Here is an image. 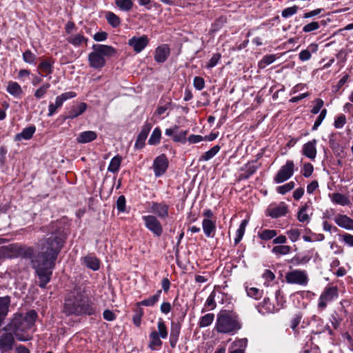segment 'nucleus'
I'll return each mask as SVG.
<instances>
[{
	"instance_id": "nucleus-53",
	"label": "nucleus",
	"mask_w": 353,
	"mask_h": 353,
	"mask_svg": "<svg viewBox=\"0 0 353 353\" xmlns=\"http://www.w3.org/2000/svg\"><path fill=\"white\" fill-rule=\"evenodd\" d=\"M117 208V210L121 212H123L125 210V198L123 195H121L118 197Z\"/></svg>"
},
{
	"instance_id": "nucleus-62",
	"label": "nucleus",
	"mask_w": 353,
	"mask_h": 353,
	"mask_svg": "<svg viewBox=\"0 0 353 353\" xmlns=\"http://www.w3.org/2000/svg\"><path fill=\"white\" fill-rule=\"evenodd\" d=\"M313 172V166L311 163H308L304 165L303 170V175L305 177L311 176Z\"/></svg>"
},
{
	"instance_id": "nucleus-3",
	"label": "nucleus",
	"mask_w": 353,
	"mask_h": 353,
	"mask_svg": "<svg viewBox=\"0 0 353 353\" xmlns=\"http://www.w3.org/2000/svg\"><path fill=\"white\" fill-rule=\"evenodd\" d=\"M37 314L34 310H30L25 316L16 314L10 323V330L13 332L17 340L26 341L32 339L28 333L34 324Z\"/></svg>"
},
{
	"instance_id": "nucleus-63",
	"label": "nucleus",
	"mask_w": 353,
	"mask_h": 353,
	"mask_svg": "<svg viewBox=\"0 0 353 353\" xmlns=\"http://www.w3.org/2000/svg\"><path fill=\"white\" fill-rule=\"evenodd\" d=\"M299 57L301 61H306L311 58V53L307 49L303 50L299 53Z\"/></svg>"
},
{
	"instance_id": "nucleus-34",
	"label": "nucleus",
	"mask_w": 353,
	"mask_h": 353,
	"mask_svg": "<svg viewBox=\"0 0 353 353\" xmlns=\"http://www.w3.org/2000/svg\"><path fill=\"white\" fill-rule=\"evenodd\" d=\"M272 252L276 256L286 255L291 252V247L289 245H276L272 248Z\"/></svg>"
},
{
	"instance_id": "nucleus-59",
	"label": "nucleus",
	"mask_w": 353,
	"mask_h": 353,
	"mask_svg": "<svg viewBox=\"0 0 353 353\" xmlns=\"http://www.w3.org/2000/svg\"><path fill=\"white\" fill-rule=\"evenodd\" d=\"M309 216L306 213V206L302 208L298 213V219L300 222H305L309 220Z\"/></svg>"
},
{
	"instance_id": "nucleus-29",
	"label": "nucleus",
	"mask_w": 353,
	"mask_h": 353,
	"mask_svg": "<svg viewBox=\"0 0 353 353\" xmlns=\"http://www.w3.org/2000/svg\"><path fill=\"white\" fill-rule=\"evenodd\" d=\"M161 294V290H159L156 292L155 294L141 301V302L137 303V305L153 306L159 300Z\"/></svg>"
},
{
	"instance_id": "nucleus-30",
	"label": "nucleus",
	"mask_w": 353,
	"mask_h": 353,
	"mask_svg": "<svg viewBox=\"0 0 353 353\" xmlns=\"http://www.w3.org/2000/svg\"><path fill=\"white\" fill-rule=\"evenodd\" d=\"M122 161V157L119 155L114 157L108 167V170L110 172H117L120 168Z\"/></svg>"
},
{
	"instance_id": "nucleus-47",
	"label": "nucleus",
	"mask_w": 353,
	"mask_h": 353,
	"mask_svg": "<svg viewBox=\"0 0 353 353\" xmlns=\"http://www.w3.org/2000/svg\"><path fill=\"white\" fill-rule=\"evenodd\" d=\"M294 182L290 181L285 185L277 187L276 192L281 194H285V193L292 190L294 188Z\"/></svg>"
},
{
	"instance_id": "nucleus-41",
	"label": "nucleus",
	"mask_w": 353,
	"mask_h": 353,
	"mask_svg": "<svg viewBox=\"0 0 353 353\" xmlns=\"http://www.w3.org/2000/svg\"><path fill=\"white\" fill-rule=\"evenodd\" d=\"M246 292L250 297L254 298V299H259L263 296V291L256 288H248L246 287Z\"/></svg>"
},
{
	"instance_id": "nucleus-23",
	"label": "nucleus",
	"mask_w": 353,
	"mask_h": 353,
	"mask_svg": "<svg viewBox=\"0 0 353 353\" xmlns=\"http://www.w3.org/2000/svg\"><path fill=\"white\" fill-rule=\"evenodd\" d=\"M35 130L36 128L34 125L26 128L22 130L21 133H18L15 135L14 140L18 141L23 139L29 140L32 137Z\"/></svg>"
},
{
	"instance_id": "nucleus-54",
	"label": "nucleus",
	"mask_w": 353,
	"mask_h": 353,
	"mask_svg": "<svg viewBox=\"0 0 353 353\" xmlns=\"http://www.w3.org/2000/svg\"><path fill=\"white\" fill-rule=\"evenodd\" d=\"M327 110L325 109H323L321 110L320 114L317 117L316 120L314 122V124L312 127L313 130H316L318 127L321 124L322 121L325 119L326 116Z\"/></svg>"
},
{
	"instance_id": "nucleus-12",
	"label": "nucleus",
	"mask_w": 353,
	"mask_h": 353,
	"mask_svg": "<svg viewBox=\"0 0 353 353\" xmlns=\"http://www.w3.org/2000/svg\"><path fill=\"white\" fill-rule=\"evenodd\" d=\"M148 43L149 39L146 35L133 37L128 41L129 46L132 47L136 53H139L143 51Z\"/></svg>"
},
{
	"instance_id": "nucleus-16",
	"label": "nucleus",
	"mask_w": 353,
	"mask_h": 353,
	"mask_svg": "<svg viewBox=\"0 0 353 353\" xmlns=\"http://www.w3.org/2000/svg\"><path fill=\"white\" fill-rule=\"evenodd\" d=\"M10 305V298L8 296L0 297V326L8 315Z\"/></svg>"
},
{
	"instance_id": "nucleus-64",
	"label": "nucleus",
	"mask_w": 353,
	"mask_h": 353,
	"mask_svg": "<svg viewBox=\"0 0 353 353\" xmlns=\"http://www.w3.org/2000/svg\"><path fill=\"white\" fill-rule=\"evenodd\" d=\"M188 140L190 143H196L204 141V138L201 135L192 134L188 137Z\"/></svg>"
},
{
	"instance_id": "nucleus-18",
	"label": "nucleus",
	"mask_w": 353,
	"mask_h": 353,
	"mask_svg": "<svg viewBox=\"0 0 353 353\" xmlns=\"http://www.w3.org/2000/svg\"><path fill=\"white\" fill-rule=\"evenodd\" d=\"M151 212L159 217L165 219L168 216V206L161 203H153L151 205Z\"/></svg>"
},
{
	"instance_id": "nucleus-40",
	"label": "nucleus",
	"mask_w": 353,
	"mask_h": 353,
	"mask_svg": "<svg viewBox=\"0 0 353 353\" xmlns=\"http://www.w3.org/2000/svg\"><path fill=\"white\" fill-rule=\"evenodd\" d=\"M214 315L212 313H208L201 317L199 325L200 327H205L209 326L214 321Z\"/></svg>"
},
{
	"instance_id": "nucleus-56",
	"label": "nucleus",
	"mask_w": 353,
	"mask_h": 353,
	"mask_svg": "<svg viewBox=\"0 0 353 353\" xmlns=\"http://www.w3.org/2000/svg\"><path fill=\"white\" fill-rule=\"evenodd\" d=\"M346 123V117L343 114L339 115L334 121V125L336 128H342Z\"/></svg>"
},
{
	"instance_id": "nucleus-25",
	"label": "nucleus",
	"mask_w": 353,
	"mask_h": 353,
	"mask_svg": "<svg viewBox=\"0 0 353 353\" xmlns=\"http://www.w3.org/2000/svg\"><path fill=\"white\" fill-rule=\"evenodd\" d=\"M180 330L181 327L177 323H172L171 326V331H170V344L172 347H175L179 334H180Z\"/></svg>"
},
{
	"instance_id": "nucleus-50",
	"label": "nucleus",
	"mask_w": 353,
	"mask_h": 353,
	"mask_svg": "<svg viewBox=\"0 0 353 353\" xmlns=\"http://www.w3.org/2000/svg\"><path fill=\"white\" fill-rule=\"evenodd\" d=\"M298 9L299 8L296 6L286 8L282 11L281 15L284 18H288L295 14L297 12Z\"/></svg>"
},
{
	"instance_id": "nucleus-9",
	"label": "nucleus",
	"mask_w": 353,
	"mask_h": 353,
	"mask_svg": "<svg viewBox=\"0 0 353 353\" xmlns=\"http://www.w3.org/2000/svg\"><path fill=\"white\" fill-rule=\"evenodd\" d=\"M77 96L74 92H67L57 96L55 99L54 103H50L48 106V117H52L57 111V110L61 108L64 101L68 99H72Z\"/></svg>"
},
{
	"instance_id": "nucleus-4",
	"label": "nucleus",
	"mask_w": 353,
	"mask_h": 353,
	"mask_svg": "<svg viewBox=\"0 0 353 353\" xmlns=\"http://www.w3.org/2000/svg\"><path fill=\"white\" fill-rule=\"evenodd\" d=\"M92 51L88 54L90 67L100 70L106 63L105 57H110L116 54V50L110 46L103 44H94Z\"/></svg>"
},
{
	"instance_id": "nucleus-20",
	"label": "nucleus",
	"mask_w": 353,
	"mask_h": 353,
	"mask_svg": "<svg viewBox=\"0 0 353 353\" xmlns=\"http://www.w3.org/2000/svg\"><path fill=\"white\" fill-rule=\"evenodd\" d=\"M87 109V104L84 102H81L72 107L66 119H73L81 115Z\"/></svg>"
},
{
	"instance_id": "nucleus-55",
	"label": "nucleus",
	"mask_w": 353,
	"mask_h": 353,
	"mask_svg": "<svg viewBox=\"0 0 353 353\" xmlns=\"http://www.w3.org/2000/svg\"><path fill=\"white\" fill-rule=\"evenodd\" d=\"M193 84L196 90H201L204 88L205 81L202 77H195L194 78Z\"/></svg>"
},
{
	"instance_id": "nucleus-49",
	"label": "nucleus",
	"mask_w": 353,
	"mask_h": 353,
	"mask_svg": "<svg viewBox=\"0 0 353 353\" xmlns=\"http://www.w3.org/2000/svg\"><path fill=\"white\" fill-rule=\"evenodd\" d=\"M152 127V125L150 123L145 122L144 125H143L141 130L140 133L139 134L138 137L142 139H144L146 140L148 134L150 131L151 130V128Z\"/></svg>"
},
{
	"instance_id": "nucleus-42",
	"label": "nucleus",
	"mask_w": 353,
	"mask_h": 353,
	"mask_svg": "<svg viewBox=\"0 0 353 353\" xmlns=\"http://www.w3.org/2000/svg\"><path fill=\"white\" fill-rule=\"evenodd\" d=\"M19 256L23 258H32L34 254L33 249L29 247H19L17 249Z\"/></svg>"
},
{
	"instance_id": "nucleus-13",
	"label": "nucleus",
	"mask_w": 353,
	"mask_h": 353,
	"mask_svg": "<svg viewBox=\"0 0 353 353\" xmlns=\"http://www.w3.org/2000/svg\"><path fill=\"white\" fill-rule=\"evenodd\" d=\"M288 212V207L284 203H281L279 205L270 206L266 210V214L273 219L285 216Z\"/></svg>"
},
{
	"instance_id": "nucleus-27",
	"label": "nucleus",
	"mask_w": 353,
	"mask_h": 353,
	"mask_svg": "<svg viewBox=\"0 0 353 353\" xmlns=\"http://www.w3.org/2000/svg\"><path fill=\"white\" fill-rule=\"evenodd\" d=\"M14 343V337L11 333L3 334L0 337V346L5 349H11Z\"/></svg>"
},
{
	"instance_id": "nucleus-57",
	"label": "nucleus",
	"mask_w": 353,
	"mask_h": 353,
	"mask_svg": "<svg viewBox=\"0 0 353 353\" xmlns=\"http://www.w3.org/2000/svg\"><path fill=\"white\" fill-rule=\"evenodd\" d=\"M340 239L348 246L353 247V235L345 233L340 236Z\"/></svg>"
},
{
	"instance_id": "nucleus-36",
	"label": "nucleus",
	"mask_w": 353,
	"mask_h": 353,
	"mask_svg": "<svg viewBox=\"0 0 353 353\" xmlns=\"http://www.w3.org/2000/svg\"><path fill=\"white\" fill-rule=\"evenodd\" d=\"M275 60H276V55H274V54H268V55H265L258 63V67L260 69H263L267 65L272 63Z\"/></svg>"
},
{
	"instance_id": "nucleus-8",
	"label": "nucleus",
	"mask_w": 353,
	"mask_h": 353,
	"mask_svg": "<svg viewBox=\"0 0 353 353\" xmlns=\"http://www.w3.org/2000/svg\"><path fill=\"white\" fill-rule=\"evenodd\" d=\"M338 296V288L335 286L327 287L321 294L319 300L318 307L324 310L327 303L332 301Z\"/></svg>"
},
{
	"instance_id": "nucleus-39",
	"label": "nucleus",
	"mask_w": 353,
	"mask_h": 353,
	"mask_svg": "<svg viewBox=\"0 0 353 353\" xmlns=\"http://www.w3.org/2000/svg\"><path fill=\"white\" fill-rule=\"evenodd\" d=\"M161 137V131L160 128H154V130H153V132L148 140V143L152 145H157L160 141Z\"/></svg>"
},
{
	"instance_id": "nucleus-51",
	"label": "nucleus",
	"mask_w": 353,
	"mask_h": 353,
	"mask_svg": "<svg viewBox=\"0 0 353 353\" xmlns=\"http://www.w3.org/2000/svg\"><path fill=\"white\" fill-rule=\"evenodd\" d=\"M287 234L289 237V239L292 241L295 242L296 241L301 235V232L299 230L296 228H293L287 232Z\"/></svg>"
},
{
	"instance_id": "nucleus-2",
	"label": "nucleus",
	"mask_w": 353,
	"mask_h": 353,
	"mask_svg": "<svg viewBox=\"0 0 353 353\" xmlns=\"http://www.w3.org/2000/svg\"><path fill=\"white\" fill-rule=\"evenodd\" d=\"M63 312L67 315H80L94 313L92 303L88 299L85 292L81 288L74 289L65 300Z\"/></svg>"
},
{
	"instance_id": "nucleus-17",
	"label": "nucleus",
	"mask_w": 353,
	"mask_h": 353,
	"mask_svg": "<svg viewBox=\"0 0 353 353\" xmlns=\"http://www.w3.org/2000/svg\"><path fill=\"white\" fill-rule=\"evenodd\" d=\"M202 228L207 237L213 238L216 232V223L210 219H204L202 222Z\"/></svg>"
},
{
	"instance_id": "nucleus-45",
	"label": "nucleus",
	"mask_w": 353,
	"mask_h": 353,
	"mask_svg": "<svg viewBox=\"0 0 353 353\" xmlns=\"http://www.w3.org/2000/svg\"><path fill=\"white\" fill-rule=\"evenodd\" d=\"M23 60L29 64H35L37 57L30 50H27L23 53Z\"/></svg>"
},
{
	"instance_id": "nucleus-37",
	"label": "nucleus",
	"mask_w": 353,
	"mask_h": 353,
	"mask_svg": "<svg viewBox=\"0 0 353 353\" xmlns=\"http://www.w3.org/2000/svg\"><path fill=\"white\" fill-rule=\"evenodd\" d=\"M248 224V221L247 220H243L241 223V225L239 228V229L236 230V237L234 239V243L235 245H237L240 241L242 239L243 235H244V233H245V227Z\"/></svg>"
},
{
	"instance_id": "nucleus-35",
	"label": "nucleus",
	"mask_w": 353,
	"mask_h": 353,
	"mask_svg": "<svg viewBox=\"0 0 353 353\" xmlns=\"http://www.w3.org/2000/svg\"><path fill=\"white\" fill-rule=\"evenodd\" d=\"M50 87V84L49 83H46L41 85L38 89H37L34 92V96L37 99H41L43 98L47 92L48 89Z\"/></svg>"
},
{
	"instance_id": "nucleus-22",
	"label": "nucleus",
	"mask_w": 353,
	"mask_h": 353,
	"mask_svg": "<svg viewBox=\"0 0 353 353\" xmlns=\"http://www.w3.org/2000/svg\"><path fill=\"white\" fill-rule=\"evenodd\" d=\"M97 134L94 131H84L81 132L77 138V141L79 143H87L95 140Z\"/></svg>"
},
{
	"instance_id": "nucleus-58",
	"label": "nucleus",
	"mask_w": 353,
	"mask_h": 353,
	"mask_svg": "<svg viewBox=\"0 0 353 353\" xmlns=\"http://www.w3.org/2000/svg\"><path fill=\"white\" fill-rule=\"evenodd\" d=\"M263 278L265 279V285L267 286L269 285L270 281H272L275 279L274 274L270 270H265L262 275Z\"/></svg>"
},
{
	"instance_id": "nucleus-61",
	"label": "nucleus",
	"mask_w": 353,
	"mask_h": 353,
	"mask_svg": "<svg viewBox=\"0 0 353 353\" xmlns=\"http://www.w3.org/2000/svg\"><path fill=\"white\" fill-rule=\"evenodd\" d=\"M314 102H315V105L312 108L311 112L312 114H316L319 112L320 110L321 109V108L323 105L324 102L321 99H316L314 101Z\"/></svg>"
},
{
	"instance_id": "nucleus-5",
	"label": "nucleus",
	"mask_w": 353,
	"mask_h": 353,
	"mask_svg": "<svg viewBox=\"0 0 353 353\" xmlns=\"http://www.w3.org/2000/svg\"><path fill=\"white\" fill-rule=\"evenodd\" d=\"M216 327L218 332L234 334L241 328V325L234 317L223 312L218 315Z\"/></svg>"
},
{
	"instance_id": "nucleus-11",
	"label": "nucleus",
	"mask_w": 353,
	"mask_h": 353,
	"mask_svg": "<svg viewBox=\"0 0 353 353\" xmlns=\"http://www.w3.org/2000/svg\"><path fill=\"white\" fill-rule=\"evenodd\" d=\"M143 219L145 222V227L154 235L160 236L162 234V225L156 216L152 215L144 216H143Z\"/></svg>"
},
{
	"instance_id": "nucleus-60",
	"label": "nucleus",
	"mask_w": 353,
	"mask_h": 353,
	"mask_svg": "<svg viewBox=\"0 0 353 353\" xmlns=\"http://www.w3.org/2000/svg\"><path fill=\"white\" fill-rule=\"evenodd\" d=\"M220 58H221V54H220L216 53V54H213V56L209 60V61H208V63L206 66L208 68H209L214 67L217 64V63L219 61Z\"/></svg>"
},
{
	"instance_id": "nucleus-28",
	"label": "nucleus",
	"mask_w": 353,
	"mask_h": 353,
	"mask_svg": "<svg viewBox=\"0 0 353 353\" xmlns=\"http://www.w3.org/2000/svg\"><path fill=\"white\" fill-rule=\"evenodd\" d=\"M83 263L91 270L96 271L99 269V260L94 256H87L83 258Z\"/></svg>"
},
{
	"instance_id": "nucleus-7",
	"label": "nucleus",
	"mask_w": 353,
	"mask_h": 353,
	"mask_svg": "<svg viewBox=\"0 0 353 353\" xmlns=\"http://www.w3.org/2000/svg\"><path fill=\"white\" fill-rule=\"evenodd\" d=\"M294 164L292 161H287L274 178L276 183H281L289 179L294 173Z\"/></svg>"
},
{
	"instance_id": "nucleus-33",
	"label": "nucleus",
	"mask_w": 353,
	"mask_h": 353,
	"mask_svg": "<svg viewBox=\"0 0 353 353\" xmlns=\"http://www.w3.org/2000/svg\"><path fill=\"white\" fill-rule=\"evenodd\" d=\"M331 199L334 203L343 206L347 205L350 203L349 199L346 196L340 193H334L332 195Z\"/></svg>"
},
{
	"instance_id": "nucleus-32",
	"label": "nucleus",
	"mask_w": 353,
	"mask_h": 353,
	"mask_svg": "<svg viewBox=\"0 0 353 353\" xmlns=\"http://www.w3.org/2000/svg\"><path fill=\"white\" fill-rule=\"evenodd\" d=\"M220 150V146L218 145H216L213 146L210 150L205 152L204 154H203L200 158V161H207L213 158Z\"/></svg>"
},
{
	"instance_id": "nucleus-44",
	"label": "nucleus",
	"mask_w": 353,
	"mask_h": 353,
	"mask_svg": "<svg viewBox=\"0 0 353 353\" xmlns=\"http://www.w3.org/2000/svg\"><path fill=\"white\" fill-rule=\"evenodd\" d=\"M106 19L108 21V23L114 28L119 26L121 23L119 17H117L115 14L111 12H108L106 14Z\"/></svg>"
},
{
	"instance_id": "nucleus-38",
	"label": "nucleus",
	"mask_w": 353,
	"mask_h": 353,
	"mask_svg": "<svg viewBox=\"0 0 353 353\" xmlns=\"http://www.w3.org/2000/svg\"><path fill=\"white\" fill-rule=\"evenodd\" d=\"M277 234V232L274 230H263L258 233L259 238L264 241H268L273 239Z\"/></svg>"
},
{
	"instance_id": "nucleus-46",
	"label": "nucleus",
	"mask_w": 353,
	"mask_h": 353,
	"mask_svg": "<svg viewBox=\"0 0 353 353\" xmlns=\"http://www.w3.org/2000/svg\"><path fill=\"white\" fill-rule=\"evenodd\" d=\"M157 328V333L159 334V336H160L162 339H166L168 333L166 325L161 319H160L158 321Z\"/></svg>"
},
{
	"instance_id": "nucleus-31",
	"label": "nucleus",
	"mask_w": 353,
	"mask_h": 353,
	"mask_svg": "<svg viewBox=\"0 0 353 353\" xmlns=\"http://www.w3.org/2000/svg\"><path fill=\"white\" fill-rule=\"evenodd\" d=\"M68 41L74 46H79L83 43H86L88 39L81 34H76L70 36L67 39Z\"/></svg>"
},
{
	"instance_id": "nucleus-6",
	"label": "nucleus",
	"mask_w": 353,
	"mask_h": 353,
	"mask_svg": "<svg viewBox=\"0 0 353 353\" xmlns=\"http://www.w3.org/2000/svg\"><path fill=\"white\" fill-rule=\"evenodd\" d=\"M285 281L290 284L305 286L308 283V275L305 270H293L288 272L285 276Z\"/></svg>"
},
{
	"instance_id": "nucleus-48",
	"label": "nucleus",
	"mask_w": 353,
	"mask_h": 353,
	"mask_svg": "<svg viewBox=\"0 0 353 353\" xmlns=\"http://www.w3.org/2000/svg\"><path fill=\"white\" fill-rule=\"evenodd\" d=\"M187 134H188L187 130L179 131V130H178L173 137V141L175 142H180L182 143H185L187 140V139H186Z\"/></svg>"
},
{
	"instance_id": "nucleus-14",
	"label": "nucleus",
	"mask_w": 353,
	"mask_h": 353,
	"mask_svg": "<svg viewBox=\"0 0 353 353\" xmlns=\"http://www.w3.org/2000/svg\"><path fill=\"white\" fill-rule=\"evenodd\" d=\"M170 50L168 45L163 44L155 50L154 59L158 63H163L170 55Z\"/></svg>"
},
{
	"instance_id": "nucleus-10",
	"label": "nucleus",
	"mask_w": 353,
	"mask_h": 353,
	"mask_svg": "<svg viewBox=\"0 0 353 353\" xmlns=\"http://www.w3.org/2000/svg\"><path fill=\"white\" fill-rule=\"evenodd\" d=\"M169 161L165 154H161L156 157L152 164L154 175L159 177L165 174L168 168Z\"/></svg>"
},
{
	"instance_id": "nucleus-21",
	"label": "nucleus",
	"mask_w": 353,
	"mask_h": 353,
	"mask_svg": "<svg viewBox=\"0 0 353 353\" xmlns=\"http://www.w3.org/2000/svg\"><path fill=\"white\" fill-rule=\"evenodd\" d=\"M150 343L148 347L152 350H157L160 349L162 345V341H161V336L157 331L153 330L149 335Z\"/></svg>"
},
{
	"instance_id": "nucleus-26",
	"label": "nucleus",
	"mask_w": 353,
	"mask_h": 353,
	"mask_svg": "<svg viewBox=\"0 0 353 353\" xmlns=\"http://www.w3.org/2000/svg\"><path fill=\"white\" fill-rule=\"evenodd\" d=\"M6 90L10 94L15 97H19L23 92L21 85L15 81L8 82Z\"/></svg>"
},
{
	"instance_id": "nucleus-52",
	"label": "nucleus",
	"mask_w": 353,
	"mask_h": 353,
	"mask_svg": "<svg viewBox=\"0 0 353 353\" xmlns=\"http://www.w3.org/2000/svg\"><path fill=\"white\" fill-rule=\"evenodd\" d=\"M320 28V25L316 21H312L305 26L303 28V31L304 32H310L314 30H318Z\"/></svg>"
},
{
	"instance_id": "nucleus-1",
	"label": "nucleus",
	"mask_w": 353,
	"mask_h": 353,
	"mask_svg": "<svg viewBox=\"0 0 353 353\" xmlns=\"http://www.w3.org/2000/svg\"><path fill=\"white\" fill-rule=\"evenodd\" d=\"M59 231L55 230L41 243V252L32 260V265L39 279V285L45 288L50 282L55 261L63 246Z\"/></svg>"
},
{
	"instance_id": "nucleus-43",
	"label": "nucleus",
	"mask_w": 353,
	"mask_h": 353,
	"mask_svg": "<svg viewBox=\"0 0 353 353\" xmlns=\"http://www.w3.org/2000/svg\"><path fill=\"white\" fill-rule=\"evenodd\" d=\"M115 4L121 10L129 11L132 8V1L131 0H115Z\"/></svg>"
},
{
	"instance_id": "nucleus-19",
	"label": "nucleus",
	"mask_w": 353,
	"mask_h": 353,
	"mask_svg": "<svg viewBox=\"0 0 353 353\" xmlns=\"http://www.w3.org/2000/svg\"><path fill=\"white\" fill-rule=\"evenodd\" d=\"M335 223L341 228L349 230H353V219L347 215H337L335 217Z\"/></svg>"
},
{
	"instance_id": "nucleus-24",
	"label": "nucleus",
	"mask_w": 353,
	"mask_h": 353,
	"mask_svg": "<svg viewBox=\"0 0 353 353\" xmlns=\"http://www.w3.org/2000/svg\"><path fill=\"white\" fill-rule=\"evenodd\" d=\"M54 61L52 59H46L42 61L39 66V73H44L43 76H47L52 72Z\"/></svg>"
},
{
	"instance_id": "nucleus-15",
	"label": "nucleus",
	"mask_w": 353,
	"mask_h": 353,
	"mask_svg": "<svg viewBox=\"0 0 353 353\" xmlns=\"http://www.w3.org/2000/svg\"><path fill=\"white\" fill-rule=\"evenodd\" d=\"M316 140L313 139L305 143L303 146V154L310 159H314L316 155Z\"/></svg>"
}]
</instances>
